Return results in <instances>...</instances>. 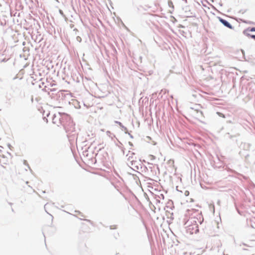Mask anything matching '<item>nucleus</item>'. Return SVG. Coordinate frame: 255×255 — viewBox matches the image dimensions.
<instances>
[{
	"mask_svg": "<svg viewBox=\"0 0 255 255\" xmlns=\"http://www.w3.org/2000/svg\"><path fill=\"white\" fill-rule=\"evenodd\" d=\"M76 40L79 42H81L82 41L81 37L80 36H77Z\"/></svg>",
	"mask_w": 255,
	"mask_h": 255,
	"instance_id": "6",
	"label": "nucleus"
},
{
	"mask_svg": "<svg viewBox=\"0 0 255 255\" xmlns=\"http://www.w3.org/2000/svg\"><path fill=\"white\" fill-rule=\"evenodd\" d=\"M168 5H169L170 7H173V2H172L171 0H169V1H168Z\"/></svg>",
	"mask_w": 255,
	"mask_h": 255,
	"instance_id": "5",
	"label": "nucleus"
},
{
	"mask_svg": "<svg viewBox=\"0 0 255 255\" xmlns=\"http://www.w3.org/2000/svg\"><path fill=\"white\" fill-rule=\"evenodd\" d=\"M251 31H255V28H253L251 29Z\"/></svg>",
	"mask_w": 255,
	"mask_h": 255,
	"instance_id": "8",
	"label": "nucleus"
},
{
	"mask_svg": "<svg viewBox=\"0 0 255 255\" xmlns=\"http://www.w3.org/2000/svg\"><path fill=\"white\" fill-rule=\"evenodd\" d=\"M127 156L128 159H130V158L132 159V158H136V157L135 156V154L131 151H129L128 153L127 154Z\"/></svg>",
	"mask_w": 255,
	"mask_h": 255,
	"instance_id": "3",
	"label": "nucleus"
},
{
	"mask_svg": "<svg viewBox=\"0 0 255 255\" xmlns=\"http://www.w3.org/2000/svg\"><path fill=\"white\" fill-rule=\"evenodd\" d=\"M199 106L200 107V109L202 108V107L200 105H199Z\"/></svg>",
	"mask_w": 255,
	"mask_h": 255,
	"instance_id": "10",
	"label": "nucleus"
},
{
	"mask_svg": "<svg viewBox=\"0 0 255 255\" xmlns=\"http://www.w3.org/2000/svg\"><path fill=\"white\" fill-rule=\"evenodd\" d=\"M217 115H218L219 116H220V117H222V118H225V115H224L223 114H222V113H220V112H217Z\"/></svg>",
	"mask_w": 255,
	"mask_h": 255,
	"instance_id": "4",
	"label": "nucleus"
},
{
	"mask_svg": "<svg viewBox=\"0 0 255 255\" xmlns=\"http://www.w3.org/2000/svg\"><path fill=\"white\" fill-rule=\"evenodd\" d=\"M189 194V192L188 191H186L185 192V195L186 196H188Z\"/></svg>",
	"mask_w": 255,
	"mask_h": 255,
	"instance_id": "7",
	"label": "nucleus"
},
{
	"mask_svg": "<svg viewBox=\"0 0 255 255\" xmlns=\"http://www.w3.org/2000/svg\"><path fill=\"white\" fill-rule=\"evenodd\" d=\"M252 37L255 39V35H253Z\"/></svg>",
	"mask_w": 255,
	"mask_h": 255,
	"instance_id": "9",
	"label": "nucleus"
},
{
	"mask_svg": "<svg viewBox=\"0 0 255 255\" xmlns=\"http://www.w3.org/2000/svg\"><path fill=\"white\" fill-rule=\"evenodd\" d=\"M187 115L192 121H200L204 117L203 112L198 108H191L187 112Z\"/></svg>",
	"mask_w": 255,
	"mask_h": 255,
	"instance_id": "1",
	"label": "nucleus"
},
{
	"mask_svg": "<svg viewBox=\"0 0 255 255\" xmlns=\"http://www.w3.org/2000/svg\"><path fill=\"white\" fill-rule=\"evenodd\" d=\"M219 21L223 23L225 26L230 28L233 29V26L230 24L227 21L224 20L220 17H219Z\"/></svg>",
	"mask_w": 255,
	"mask_h": 255,
	"instance_id": "2",
	"label": "nucleus"
}]
</instances>
